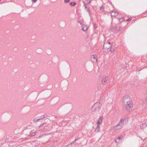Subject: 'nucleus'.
Wrapping results in <instances>:
<instances>
[{
  "label": "nucleus",
  "mask_w": 147,
  "mask_h": 147,
  "mask_svg": "<svg viewBox=\"0 0 147 147\" xmlns=\"http://www.w3.org/2000/svg\"><path fill=\"white\" fill-rule=\"evenodd\" d=\"M123 104L127 111H131L133 108V103L129 95H127L124 96Z\"/></svg>",
  "instance_id": "nucleus-1"
},
{
  "label": "nucleus",
  "mask_w": 147,
  "mask_h": 147,
  "mask_svg": "<svg viewBox=\"0 0 147 147\" xmlns=\"http://www.w3.org/2000/svg\"><path fill=\"white\" fill-rule=\"evenodd\" d=\"M103 48L104 49H107L109 52H110L111 53L114 52L115 49V47L113 46L109 42L104 44Z\"/></svg>",
  "instance_id": "nucleus-2"
},
{
  "label": "nucleus",
  "mask_w": 147,
  "mask_h": 147,
  "mask_svg": "<svg viewBox=\"0 0 147 147\" xmlns=\"http://www.w3.org/2000/svg\"><path fill=\"white\" fill-rule=\"evenodd\" d=\"M102 104L100 102H96L95 103L92 107V110L96 113L99 112L102 106Z\"/></svg>",
  "instance_id": "nucleus-3"
},
{
  "label": "nucleus",
  "mask_w": 147,
  "mask_h": 147,
  "mask_svg": "<svg viewBox=\"0 0 147 147\" xmlns=\"http://www.w3.org/2000/svg\"><path fill=\"white\" fill-rule=\"evenodd\" d=\"M123 127V126L119 123L117 125L114 126L113 128L114 130L117 131L121 129Z\"/></svg>",
  "instance_id": "nucleus-4"
},
{
  "label": "nucleus",
  "mask_w": 147,
  "mask_h": 147,
  "mask_svg": "<svg viewBox=\"0 0 147 147\" xmlns=\"http://www.w3.org/2000/svg\"><path fill=\"white\" fill-rule=\"evenodd\" d=\"M109 78L106 76H103L102 78V82L103 84L105 85L106 84L107 81L108 80Z\"/></svg>",
  "instance_id": "nucleus-5"
},
{
  "label": "nucleus",
  "mask_w": 147,
  "mask_h": 147,
  "mask_svg": "<svg viewBox=\"0 0 147 147\" xmlns=\"http://www.w3.org/2000/svg\"><path fill=\"white\" fill-rule=\"evenodd\" d=\"M126 120V118L121 119L119 122V123L123 126L126 123V122H125V121Z\"/></svg>",
  "instance_id": "nucleus-6"
},
{
  "label": "nucleus",
  "mask_w": 147,
  "mask_h": 147,
  "mask_svg": "<svg viewBox=\"0 0 147 147\" xmlns=\"http://www.w3.org/2000/svg\"><path fill=\"white\" fill-rule=\"evenodd\" d=\"M36 135V132L34 130H32L30 131L29 134H26V135L28 136L31 137L34 136Z\"/></svg>",
  "instance_id": "nucleus-7"
},
{
  "label": "nucleus",
  "mask_w": 147,
  "mask_h": 147,
  "mask_svg": "<svg viewBox=\"0 0 147 147\" xmlns=\"http://www.w3.org/2000/svg\"><path fill=\"white\" fill-rule=\"evenodd\" d=\"M91 60L94 62H97V59L96 58V56L95 55H93L91 57Z\"/></svg>",
  "instance_id": "nucleus-8"
},
{
  "label": "nucleus",
  "mask_w": 147,
  "mask_h": 147,
  "mask_svg": "<svg viewBox=\"0 0 147 147\" xmlns=\"http://www.w3.org/2000/svg\"><path fill=\"white\" fill-rule=\"evenodd\" d=\"M103 117H99L98 120L97 124V125H100V124L101 123H102V121L103 120Z\"/></svg>",
  "instance_id": "nucleus-9"
},
{
  "label": "nucleus",
  "mask_w": 147,
  "mask_h": 147,
  "mask_svg": "<svg viewBox=\"0 0 147 147\" xmlns=\"http://www.w3.org/2000/svg\"><path fill=\"white\" fill-rule=\"evenodd\" d=\"M118 14V13L116 11H112L111 13V16L112 17H115Z\"/></svg>",
  "instance_id": "nucleus-10"
},
{
  "label": "nucleus",
  "mask_w": 147,
  "mask_h": 147,
  "mask_svg": "<svg viewBox=\"0 0 147 147\" xmlns=\"http://www.w3.org/2000/svg\"><path fill=\"white\" fill-rule=\"evenodd\" d=\"M146 127H147V124L145 123H142L140 125V128L142 129H143Z\"/></svg>",
  "instance_id": "nucleus-11"
},
{
  "label": "nucleus",
  "mask_w": 147,
  "mask_h": 147,
  "mask_svg": "<svg viewBox=\"0 0 147 147\" xmlns=\"http://www.w3.org/2000/svg\"><path fill=\"white\" fill-rule=\"evenodd\" d=\"M47 115L46 114H44V115H42L40 117H39V120L42 119H43L45 117H47Z\"/></svg>",
  "instance_id": "nucleus-12"
},
{
  "label": "nucleus",
  "mask_w": 147,
  "mask_h": 147,
  "mask_svg": "<svg viewBox=\"0 0 147 147\" xmlns=\"http://www.w3.org/2000/svg\"><path fill=\"white\" fill-rule=\"evenodd\" d=\"M99 125H97L96 128L95 129V132H98L99 131L100 127L99 126Z\"/></svg>",
  "instance_id": "nucleus-13"
},
{
  "label": "nucleus",
  "mask_w": 147,
  "mask_h": 147,
  "mask_svg": "<svg viewBox=\"0 0 147 147\" xmlns=\"http://www.w3.org/2000/svg\"><path fill=\"white\" fill-rule=\"evenodd\" d=\"M88 27L86 26H84L82 28V30L84 31H86L87 30Z\"/></svg>",
  "instance_id": "nucleus-14"
},
{
  "label": "nucleus",
  "mask_w": 147,
  "mask_h": 147,
  "mask_svg": "<svg viewBox=\"0 0 147 147\" xmlns=\"http://www.w3.org/2000/svg\"><path fill=\"white\" fill-rule=\"evenodd\" d=\"M100 10L101 11H102V12H103L105 10L104 7L103 6H102L101 7H100Z\"/></svg>",
  "instance_id": "nucleus-15"
},
{
  "label": "nucleus",
  "mask_w": 147,
  "mask_h": 147,
  "mask_svg": "<svg viewBox=\"0 0 147 147\" xmlns=\"http://www.w3.org/2000/svg\"><path fill=\"white\" fill-rule=\"evenodd\" d=\"M76 4V2H71L70 3V5L72 6H74Z\"/></svg>",
  "instance_id": "nucleus-16"
},
{
  "label": "nucleus",
  "mask_w": 147,
  "mask_h": 147,
  "mask_svg": "<svg viewBox=\"0 0 147 147\" xmlns=\"http://www.w3.org/2000/svg\"><path fill=\"white\" fill-rule=\"evenodd\" d=\"M46 123H43L42 125H40V128H41L43 127H45L44 128V129H45L46 128V125H45L46 124Z\"/></svg>",
  "instance_id": "nucleus-17"
},
{
  "label": "nucleus",
  "mask_w": 147,
  "mask_h": 147,
  "mask_svg": "<svg viewBox=\"0 0 147 147\" xmlns=\"http://www.w3.org/2000/svg\"><path fill=\"white\" fill-rule=\"evenodd\" d=\"M124 18L123 17H122L121 18H118L119 21L121 22H123L124 20Z\"/></svg>",
  "instance_id": "nucleus-18"
},
{
  "label": "nucleus",
  "mask_w": 147,
  "mask_h": 147,
  "mask_svg": "<svg viewBox=\"0 0 147 147\" xmlns=\"http://www.w3.org/2000/svg\"><path fill=\"white\" fill-rule=\"evenodd\" d=\"M144 103L146 105V106H147V98H146L145 99Z\"/></svg>",
  "instance_id": "nucleus-19"
},
{
  "label": "nucleus",
  "mask_w": 147,
  "mask_h": 147,
  "mask_svg": "<svg viewBox=\"0 0 147 147\" xmlns=\"http://www.w3.org/2000/svg\"><path fill=\"white\" fill-rule=\"evenodd\" d=\"M70 1V0H64V3H69Z\"/></svg>",
  "instance_id": "nucleus-20"
},
{
  "label": "nucleus",
  "mask_w": 147,
  "mask_h": 147,
  "mask_svg": "<svg viewBox=\"0 0 147 147\" xmlns=\"http://www.w3.org/2000/svg\"><path fill=\"white\" fill-rule=\"evenodd\" d=\"M77 140V139H76V138H75V139L74 140V141H73L72 142H71V144H73V143H75V142H76V141Z\"/></svg>",
  "instance_id": "nucleus-21"
},
{
  "label": "nucleus",
  "mask_w": 147,
  "mask_h": 147,
  "mask_svg": "<svg viewBox=\"0 0 147 147\" xmlns=\"http://www.w3.org/2000/svg\"><path fill=\"white\" fill-rule=\"evenodd\" d=\"M39 121V119H34L33 121L34 122H37Z\"/></svg>",
  "instance_id": "nucleus-22"
},
{
  "label": "nucleus",
  "mask_w": 147,
  "mask_h": 147,
  "mask_svg": "<svg viewBox=\"0 0 147 147\" xmlns=\"http://www.w3.org/2000/svg\"><path fill=\"white\" fill-rule=\"evenodd\" d=\"M132 19V18H128L126 20V21H130V20H131Z\"/></svg>",
  "instance_id": "nucleus-23"
},
{
  "label": "nucleus",
  "mask_w": 147,
  "mask_h": 147,
  "mask_svg": "<svg viewBox=\"0 0 147 147\" xmlns=\"http://www.w3.org/2000/svg\"><path fill=\"white\" fill-rule=\"evenodd\" d=\"M84 6L85 7V9H88L87 7L86 6V4L85 3H84Z\"/></svg>",
  "instance_id": "nucleus-24"
},
{
  "label": "nucleus",
  "mask_w": 147,
  "mask_h": 147,
  "mask_svg": "<svg viewBox=\"0 0 147 147\" xmlns=\"http://www.w3.org/2000/svg\"><path fill=\"white\" fill-rule=\"evenodd\" d=\"M94 28L95 29H96V24H94Z\"/></svg>",
  "instance_id": "nucleus-25"
},
{
  "label": "nucleus",
  "mask_w": 147,
  "mask_h": 147,
  "mask_svg": "<svg viewBox=\"0 0 147 147\" xmlns=\"http://www.w3.org/2000/svg\"><path fill=\"white\" fill-rule=\"evenodd\" d=\"M111 87V85L110 84H109V85L108 86H107V88H109L110 87Z\"/></svg>",
  "instance_id": "nucleus-26"
},
{
  "label": "nucleus",
  "mask_w": 147,
  "mask_h": 147,
  "mask_svg": "<svg viewBox=\"0 0 147 147\" xmlns=\"http://www.w3.org/2000/svg\"><path fill=\"white\" fill-rule=\"evenodd\" d=\"M115 28L116 29L117 31H119V29H117V26H116Z\"/></svg>",
  "instance_id": "nucleus-27"
},
{
  "label": "nucleus",
  "mask_w": 147,
  "mask_h": 147,
  "mask_svg": "<svg viewBox=\"0 0 147 147\" xmlns=\"http://www.w3.org/2000/svg\"><path fill=\"white\" fill-rule=\"evenodd\" d=\"M37 0H32V1L34 2H36Z\"/></svg>",
  "instance_id": "nucleus-28"
},
{
  "label": "nucleus",
  "mask_w": 147,
  "mask_h": 147,
  "mask_svg": "<svg viewBox=\"0 0 147 147\" xmlns=\"http://www.w3.org/2000/svg\"><path fill=\"white\" fill-rule=\"evenodd\" d=\"M118 139L119 140H121V137H118Z\"/></svg>",
  "instance_id": "nucleus-29"
},
{
  "label": "nucleus",
  "mask_w": 147,
  "mask_h": 147,
  "mask_svg": "<svg viewBox=\"0 0 147 147\" xmlns=\"http://www.w3.org/2000/svg\"><path fill=\"white\" fill-rule=\"evenodd\" d=\"M88 2V3H90V0H87Z\"/></svg>",
  "instance_id": "nucleus-30"
},
{
  "label": "nucleus",
  "mask_w": 147,
  "mask_h": 147,
  "mask_svg": "<svg viewBox=\"0 0 147 147\" xmlns=\"http://www.w3.org/2000/svg\"><path fill=\"white\" fill-rule=\"evenodd\" d=\"M87 12H90V10H89V9H87Z\"/></svg>",
  "instance_id": "nucleus-31"
},
{
  "label": "nucleus",
  "mask_w": 147,
  "mask_h": 147,
  "mask_svg": "<svg viewBox=\"0 0 147 147\" xmlns=\"http://www.w3.org/2000/svg\"><path fill=\"white\" fill-rule=\"evenodd\" d=\"M80 24H82V23H80Z\"/></svg>",
  "instance_id": "nucleus-32"
},
{
  "label": "nucleus",
  "mask_w": 147,
  "mask_h": 147,
  "mask_svg": "<svg viewBox=\"0 0 147 147\" xmlns=\"http://www.w3.org/2000/svg\"><path fill=\"white\" fill-rule=\"evenodd\" d=\"M47 127V126H46V127ZM45 129H47V128H46Z\"/></svg>",
  "instance_id": "nucleus-33"
},
{
  "label": "nucleus",
  "mask_w": 147,
  "mask_h": 147,
  "mask_svg": "<svg viewBox=\"0 0 147 147\" xmlns=\"http://www.w3.org/2000/svg\"><path fill=\"white\" fill-rule=\"evenodd\" d=\"M1 1V0H0V1Z\"/></svg>",
  "instance_id": "nucleus-34"
}]
</instances>
